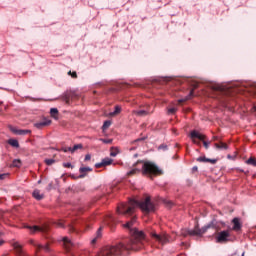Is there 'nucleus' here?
Instances as JSON below:
<instances>
[{
	"label": "nucleus",
	"mask_w": 256,
	"mask_h": 256,
	"mask_svg": "<svg viewBox=\"0 0 256 256\" xmlns=\"http://www.w3.org/2000/svg\"><path fill=\"white\" fill-rule=\"evenodd\" d=\"M135 221L136 219L132 218L131 221L124 225V227L130 230V235L133 237V239L129 240L127 245L118 243L114 246H104L97 256H119L123 251H140V249H143V247H145L143 244V241H145V234L137 228H132Z\"/></svg>",
	"instance_id": "f257e3e1"
},
{
	"label": "nucleus",
	"mask_w": 256,
	"mask_h": 256,
	"mask_svg": "<svg viewBox=\"0 0 256 256\" xmlns=\"http://www.w3.org/2000/svg\"><path fill=\"white\" fill-rule=\"evenodd\" d=\"M137 207L143 213H154L155 211V204L151 201V196H146L140 201L130 199L128 203H121L117 207V213L118 215H133Z\"/></svg>",
	"instance_id": "f03ea898"
},
{
	"label": "nucleus",
	"mask_w": 256,
	"mask_h": 256,
	"mask_svg": "<svg viewBox=\"0 0 256 256\" xmlns=\"http://www.w3.org/2000/svg\"><path fill=\"white\" fill-rule=\"evenodd\" d=\"M208 229H215L217 231V220H212L208 225L203 228H199V225H196L193 230L182 229L181 235L187 237V235L201 237L207 233Z\"/></svg>",
	"instance_id": "7ed1b4c3"
},
{
	"label": "nucleus",
	"mask_w": 256,
	"mask_h": 256,
	"mask_svg": "<svg viewBox=\"0 0 256 256\" xmlns=\"http://www.w3.org/2000/svg\"><path fill=\"white\" fill-rule=\"evenodd\" d=\"M142 163V175H163V170L158 168L157 165L149 161H137L134 165Z\"/></svg>",
	"instance_id": "20e7f679"
},
{
	"label": "nucleus",
	"mask_w": 256,
	"mask_h": 256,
	"mask_svg": "<svg viewBox=\"0 0 256 256\" xmlns=\"http://www.w3.org/2000/svg\"><path fill=\"white\" fill-rule=\"evenodd\" d=\"M190 138L192 139V143H194V145H201V142L199 141H203L205 149H209L210 142L205 141V139H207V136L197 132L196 130H193L192 132H190ZM196 139H199V141H197Z\"/></svg>",
	"instance_id": "39448f33"
},
{
	"label": "nucleus",
	"mask_w": 256,
	"mask_h": 256,
	"mask_svg": "<svg viewBox=\"0 0 256 256\" xmlns=\"http://www.w3.org/2000/svg\"><path fill=\"white\" fill-rule=\"evenodd\" d=\"M152 239L161 243V245H167V243L171 242V238L167 234H157L156 232H152L151 234Z\"/></svg>",
	"instance_id": "423d86ee"
},
{
	"label": "nucleus",
	"mask_w": 256,
	"mask_h": 256,
	"mask_svg": "<svg viewBox=\"0 0 256 256\" xmlns=\"http://www.w3.org/2000/svg\"><path fill=\"white\" fill-rule=\"evenodd\" d=\"M230 237L231 233L229 232V230L221 231L216 236V243H227Z\"/></svg>",
	"instance_id": "0eeeda50"
},
{
	"label": "nucleus",
	"mask_w": 256,
	"mask_h": 256,
	"mask_svg": "<svg viewBox=\"0 0 256 256\" xmlns=\"http://www.w3.org/2000/svg\"><path fill=\"white\" fill-rule=\"evenodd\" d=\"M62 243H63V247H64V249H66V251H71L72 247H75V243H73V241H71V239H69V237H63Z\"/></svg>",
	"instance_id": "6e6552de"
},
{
	"label": "nucleus",
	"mask_w": 256,
	"mask_h": 256,
	"mask_svg": "<svg viewBox=\"0 0 256 256\" xmlns=\"http://www.w3.org/2000/svg\"><path fill=\"white\" fill-rule=\"evenodd\" d=\"M93 171V168L91 167H81L79 169V179H83L84 177H87V173H91Z\"/></svg>",
	"instance_id": "1a4fd4ad"
},
{
	"label": "nucleus",
	"mask_w": 256,
	"mask_h": 256,
	"mask_svg": "<svg viewBox=\"0 0 256 256\" xmlns=\"http://www.w3.org/2000/svg\"><path fill=\"white\" fill-rule=\"evenodd\" d=\"M10 131L14 133L15 135H29L31 134V130H23V129H17V128H10Z\"/></svg>",
	"instance_id": "9d476101"
},
{
	"label": "nucleus",
	"mask_w": 256,
	"mask_h": 256,
	"mask_svg": "<svg viewBox=\"0 0 256 256\" xmlns=\"http://www.w3.org/2000/svg\"><path fill=\"white\" fill-rule=\"evenodd\" d=\"M48 125H51V120L45 119V120L35 123L34 127H36V129H43V127H47Z\"/></svg>",
	"instance_id": "9b49d317"
},
{
	"label": "nucleus",
	"mask_w": 256,
	"mask_h": 256,
	"mask_svg": "<svg viewBox=\"0 0 256 256\" xmlns=\"http://www.w3.org/2000/svg\"><path fill=\"white\" fill-rule=\"evenodd\" d=\"M149 113H153V110H134L133 111V115H137L138 117L149 115Z\"/></svg>",
	"instance_id": "f8f14e48"
},
{
	"label": "nucleus",
	"mask_w": 256,
	"mask_h": 256,
	"mask_svg": "<svg viewBox=\"0 0 256 256\" xmlns=\"http://www.w3.org/2000/svg\"><path fill=\"white\" fill-rule=\"evenodd\" d=\"M71 99H73V92L67 91L63 94V101H65L67 105H69Z\"/></svg>",
	"instance_id": "ddd939ff"
},
{
	"label": "nucleus",
	"mask_w": 256,
	"mask_h": 256,
	"mask_svg": "<svg viewBox=\"0 0 256 256\" xmlns=\"http://www.w3.org/2000/svg\"><path fill=\"white\" fill-rule=\"evenodd\" d=\"M197 161L199 163H212V165H215V163H217V160L209 159V158H206V157H198Z\"/></svg>",
	"instance_id": "4468645a"
},
{
	"label": "nucleus",
	"mask_w": 256,
	"mask_h": 256,
	"mask_svg": "<svg viewBox=\"0 0 256 256\" xmlns=\"http://www.w3.org/2000/svg\"><path fill=\"white\" fill-rule=\"evenodd\" d=\"M26 229H30V233H43L45 230L39 226H26Z\"/></svg>",
	"instance_id": "2eb2a0df"
},
{
	"label": "nucleus",
	"mask_w": 256,
	"mask_h": 256,
	"mask_svg": "<svg viewBox=\"0 0 256 256\" xmlns=\"http://www.w3.org/2000/svg\"><path fill=\"white\" fill-rule=\"evenodd\" d=\"M102 231H103V227H100L97 230L96 237L91 240V245H95V243H97V239H101V237L103 236Z\"/></svg>",
	"instance_id": "dca6fc26"
},
{
	"label": "nucleus",
	"mask_w": 256,
	"mask_h": 256,
	"mask_svg": "<svg viewBox=\"0 0 256 256\" xmlns=\"http://www.w3.org/2000/svg\"><path fill=\"white\" fill-rule=\"evenodd\" d=\"M233 223V231H241V222H239V218H234L232 220Z\"/></svg>",
	"instance_id": "f3484780"
},
{
	"label": "nucleus",
	"mask_w": 256,
	"mask_h": 256,
	"mask_svg": "<svg viewBox=\"0 0 256 256\" xmlns=\"http://www.w3.org/2000/svg\"><path fill=\"white\" fill-rule=\"evenodd\" d=\"M41 250L45 251V253H50L51 248L49 247V244H45V245L40 244L38 245L37 251H41Z\"/></svg>",
	"instance_id": "a211bd4d"
},
{
	"label": "nucleus",
	"mask_w": 256,
	"mask_h": 256,
	"mask_svg": "<svg viewBox=\"0 0 256 256\" xmlns=\"http://www.w3.org/2000/svg\"><path fill=\"white\" fill-rule=\"evenodd\" d=\"M32 195L34 199H37V201H41V199H43V194H41V191L39 190H34Z\"/></svg>",
	"instance_id": "6ab92c4d"
},
{
	"label": "nucleus",
	"mask_w": 256,
	"mask_h": 256,
	"mask_svg": "<svg viewBox=\"0 0 256 256\" xmlns=\"http://www.w3.org/2000/svg\"><path fill=\"white\" fill-rule=\"evenodd\" d=\"M8 145H11V147H15L16 149H19V141L17 139H9Z\"/></svg>",
	"instance_id": "aec40b11"
},
{
	"label": "nucleus",
	"mask_w": 256,
	"mask_h": 256,
	"mask_svg": "<svg viewBox=\"0 0 256 256\" xmlns=\"http://www.w3.org/2000/svg\"><path fill=\"white\" fill-rule=\"evenodd\" d=\"M121 113V106H115V110L109 113V117H115V115H119Z\"/></svg>",
	"instance_id": "412c9836"
},
{
	"label": "nucleus",
	"mask_w": 256,
	"mask_h": 256,
	"mask_svg": "<svg viewBox=\"0 0 256 256\" xmlns=\"http://www.w3.org/2000/svg\"><path fill=\"white\" fill-rule=\"evenodd\" d=\"M78 149H83V144H76L73 147H69L70 153H75Z\"/></svg>",
	"instance_id": "4be33fe9"
},
{
	"label": "nucleus",
	"mask_w": 256,
	"mask_h": 256,
	"mask_svg": "<svg viewBox=\"0 0 256 256\" xmlns=\"http://www.w3.org/2000/svg\"><path fill=\"white\" fill-rule=\"evenodd\" d=\"M214 147H216V149H224V150H227L229 149V147L227 146V144L221 142L220 144L218 143H215L214 144Z\"/></svg>",
	"instance_id": "5701e85b"
},
{
	"label": "nucleus",
	"mask_w": 256,
	"mask_h": 256,
	"mask_svg": "<svg viewBox=\"0 0 256 256\" xmlns=\"http://www.w3.org/2000/svg\"><path fill=\"white\" fill-rule=\"evenodd\" d=\"M246 165H252V167H256L255 157H250L248 160H246Z\"/></svg>",
	"instance_id": "b1692460"
},
{
	"label": "nucleus",
	"mask_w": 256,
	"mask_h": 256,
	"mask_svg": "<svg viewBox=\"0 0 256 256\" xmlns=\"http://www.w3.org/2000/svg\"><path fill=\"white\" fill-rule=\"evenodd\" d=\"M113 163V159L111 158H104L102 160V164L104 165V167H107V165H111Z\"/></svg>",
	"instance_id": "393cba45"
},
{
	"label": "nucleus",
	"mask_w": 256,
	"mask_h": 256,
	"mask_svg": "<svg viewBox=\"0 0 256 256\" xmlns=\"http://www.w3.org/2000/svg\"><path fill=\"white\" fill-rule=\"evenodd\" d=\"M140 169L134 168L132 170H130L129 172H127L128 177H132V175H136V173H140Z\"/></svg>",
	"instance_id": "a878e982"
},
{
	"label": "nucleus",
	"mask_w": 256,
	"mask_h": 256,
	"mask_svg": "<svg viewBox=\"0 0 256 256\" xmlns=\"http://www.w3.org/2000/svg\"><path fill=\"white\" fill-rule=\"evenodd\" d=\"M50 115L51 117H57V115H59V110H57V108H51Z\"/></svg>",
	"instance_id": "bb28decb"
},
{
	"label": "nucleus",
	"mask_w": 256,
	"mask_h": 256,
	"mask_svg": "<svg viewBox=\"0 0 256 256\" xmlns=\"http://www.w3.org/2000/svg\"><path fill=\"white\" fill-rule=\"evenodd\" d=\"M99 141L105 143V145H111V143H113V139L100 138Z\"/></svg>",
	"instance_id": "cd10ccee"
},
{
	"label": "nucleus",
	"mask_w": 256,
	"mask_h": 256,
	"mask_svg": "<svg viewBox=\"0 0 256 256\" xmlns=\"http://www.w3.org/2000/svg\"><path fill=\"white\" fill-rule=\"evenodd\" d=\"M111 127V121L107 120L104 122L102 129L105 131L106 129H109Z\"/></svg>",
	"instance_id": "c85d7f7f"
},
{
	"label": "nucleus",
	"mask_w": 256,
	"mask_h": 256,
	"mask_svg": "<svg viewBox=\"0 0 256 256\" xmlns=\"http://www.w3.org/2000/svg\"><path fill=\"white\" fill-rule=\"evenodd\" d=\"M113 221H115V219L113 218V216L109 215L106 218L105 223H106V225H111V223H113Z\"/></svg>",
	"instance_id": "c756f323"
},
{
	"label": "nucleus",
	"mask_w": 256,
	"mask_h": 256,
	"mask_svg": "<svg viewBox=\"0 0 256 256\" xmlns=\"http://www.w3.org/2000/svg\"><path fill=\"white\" fill-rule=\"evenodd\" d=\"M44 163H46V165H53V163H55V159H46L44 160Z\"/></svg>",
	"instance_id": "7c9ffc66"
},
{
	"label": "nucleus",
	"mask_w": 256,
	"mask_h": 256,
	"mask_svg": "<svg viewBox=\"0 0 256 256\" xmlns=\"http://www.w3.org/2000/svg\"><path fill=\"white\" fill-rule=\"evenodd\" d=\"M63 167L66 169H73V165L70 162L63 163Z\"/></svg>",
	"instance_id": "2f4dec72"
},
{
	"label": "nucleus",
	"mask_w": 256,
	"mask_h": 256,
	"mask_svg": "<svg viewBox=\"0 0 256 256\" xmlns=\"http://www.w3.org/2000/svg\"><path fill=\"white\" fill-rule=\"evenodd\" d=\"M13 167H21V160H14Z\"/></svg>",
	"instance_id": "473e14b6"
},
{
	"label": "nucleus",
	"mask_w": 256,
	"mask_h": 256,
	"mask_svg": "<svg viewBox=\"0 0 256 256\" xmlns=\"http://www.w3.org/2000/svg\"><path fill=\"white\" fill-rule=\"evenodd\" d=\"M176 112H177V108H169V109H168L169 115H173V114H175Z\"/></svg>",
	"instance_id": "72a5a7b5"
},
{
	"label": "nucleus",
	"mask_w": 256,
	"mask_h": 256,
	"mask_svg": "<svg viewBox=\"0 0 256 256\" xmlns=\"http://www.w3.org/2000/svg\"><path fill=\"white\" fill-rule=\"evenodd\" d=\"M68 75H71L72 79H77V72H68Z\"/></svg>",
	"instance_id": "f704fd0d"
},
{
	"label": "nucleus",
	"mask_w": 256,
	"mask_h": 256,
	"mask_svg": "<svg viewBox=\"0 0 256 256\" xmlns=\"http://www.w3.org/2000/svg\"><path fill=\"white\" fill-rule=\"evenodd\" d=\"M30 245H34L35 248L39 249L40 244H38L37 242H35V240H30Z\"/></svg>",
	"instance_id": "c9c22d12"
},
{
	"label": "nucleus",
	"mask_w": 256,
	"mask_h": 256,
	"mask_svg": "<svg viewBox=\"0 0 256 256\" xmlns=\"http://www.w3.org/2000/svg\"><path fill=\"white\" fill-rule=\"evenodd\" d=\"M194 90H191L189 95L186 97L185 101H189L193 97Z\"/></svg>",
	"instance_id": "e433bc0d"
},
{
	"label": "nucleus",
	"mask_w": 256,
	"mask_h": 256,
	"mask_svg": "<svg viewBox=\"0 0 256 256\" xmlns=\"http://www.w3.org/2000/svg\"><path fill=\"white\" fill-rule=\"evenodd\" d=\"M118 153H119V151H117V150L111 151V152H110V156H111V157H117Z\"/></svg>",
	"instance_id": "4c0bfd02"
},
{
	"label": "nucleus",
	"mask_w": 256,
	"mask_h": 256,
	"mask_svg": "<svg viewBox=\"0 0 256 256\" xmlns=\"http://www.w3.org/2000/svg\"><path fill=\"white\" fill-rule=\"evenodd\" d=\"M70 233H75L77 229L74 226H69Z\"/></svg>",
	"instance_id": "58836bf2"
},
{
	"label": "nucleus",
	"mask_w": 256,
	"mask_h": 256,
	"mask_svg": "<svg viewBox=\"0 0 256 256\" xmlns=\"http://www.w3.org/2000/svg\"><path fill=\"white\" fill-rule=\"evenodd\" d=\"M158 149H163L164 151H167V145L162 144L158 147Z\"/></svg>",
	"instance_id": "ea45409f"
},
{
	"label": "nucleus",
	"mask_w": 256,
	"mask_h": 256,
	"mask_svg": "<svg viewBox=\"0 0 256 256\" xmlns=\"http://www.w3.org/2000/svg\"><path fill=\"white\" fill-rule=\"evenodd\" d=\"M96 169H99L101 167H104L103 162L102 163H96L95 164Z\"/></svg>",
	"instance_id": "a19ab883"
},
{
	"label": "nucleus",
	"mask_w": 256,
	"mask_h": 256,
	"mask_svg": "<svg viewBox=\"0 0 256 256\" xmlns=\"http://www.w3.org/2000/svg\"><path fill=\"white\" fill-rule=\"evenodd\" d=\"M84 161H91V155L87 154L84 158Z\"/></svg>",
	"instance_id": "79ce46f5"
},
{
	"label": "nucleus",
	"mask_w": 256,
	"mask_h": 256,
	"mask_svg": "<svg viewBox=\"0 0 256 256\" xmlns=\"http://www.w3.org/2000/svg\"><path fill=\"white\" fill-rule=\"evenodd\" d=\"M5 177H7V174H0V180L3 181V179H5Z\"/></svg>",
	"instance_id": "37998d69"
},
{
	"label": "nucleus",
	"mask_w": 256,
	"mask_h": 256,
	"mask_svg": "<svg viewBox=\"0 0 256 256\" xmlns=\"http://www.w3.org/2000/svg\"><path fill=\"white\" fill-rule=\"evenodd\" d=\"M62 151H63L64 153H68V151H71V150H69V147H68V148H62Z\"/></svg>",
	"instance_id": "c03bdc74"
},
{
	"label": "nucleus",
	"mask_w": 256,
	"mask_h": 256,
	"mask_svg": "<svg viewBox=\"0 0 256 256\" xmlns=\"http://www.w3.org/2000/svg\"><path fill=\"white\" fill-rule=\"evenodd\" d=\"M58 226H59V227H64L63 223H61V222L58 223Z\"/></svg>",
	"instance_id": "a18cd8bd"
},
{
	"label": "nucleus",
	"mask_w": 256,
	"mask_h": 256,
	"mask_svg": "<svg viewBox=\"0 0 256 256\" xmlns=\"http://www.w3.org/2000/svg\"><path fill=\"white\" fill-rule=\"evenodd\" d=\"M238 171H240V173H245L243 169H238Z\"/></svg>",
	"instance_id": "49530a36"
},
{
	"label": "nucleus",
	"mask_w": 256,
	"mask_h": 256,
	"mask_svg": "<svg viewBox=\"0 0 256 256\" xmlns=\"http://www.w3.org/2000/svg\"><path fill=\"white\" fill-rule=\"evenodd\" d=\"M183 101H185V100H183V99H180V100H179V103H183Z\"/></svg>",
	"instance_id": "de8ad7c7"
},
{
	"label": "nucleus",
	"mask_w": 256,
	"mask_h": 256,
	"mask_svg": "<svg viewBox=\"0 0 256 256\" xmlns=\"http://www.w3.org/2000/svg\"><path fill=\"white\" fill-rule=\"evenodd\" d=\"M136 141H143V138L137 139Z\"/></svg>",
	"instance_id": "09e8293b"
},
{
	"label": "nucleus",
	"mask_w": 256,
	"mask_h": 256,
	"mask_svg": "<svg viewBox=\"0 0 256 256\" xmlns=\"http://www.w3.org/2000/svg\"><path fill=\"white\" fill-rule=\"evenodd\" d=\"M3 243H4V241H3V240H1V241H0V245H3Z\"/></svg>",
	"instance_id": "8fccbe9b"
},
{
	"label": "nucleus",
	"mask_w": 256,
	"mask_h": 256,
	"mask_svg": "<svg viewBox=\"0 0 256 256\" xmlns=\"http://www.w3.org/2000/svg\"><path fill=\"white\" fill-rule=\"evenodd\" d=\"M241 256H245V252H243Z\"/></svg>",
	"instance_id": "3c124183"
},
{
	"label": "nucleus",
	"mask_w": 256,
	"mask_h": 256,
	"mask_svg": "<svg viewBox=\"0 0 256 256\" xmlns=\"http://www.w3.org/2000/svg\"><path fill=\"white\" fill-rule=\"evenodd\" d=\"M217 139V137H214V140H216Z\"/></svg>",
	"instance_id": "603ef678"
}]
</instances>
